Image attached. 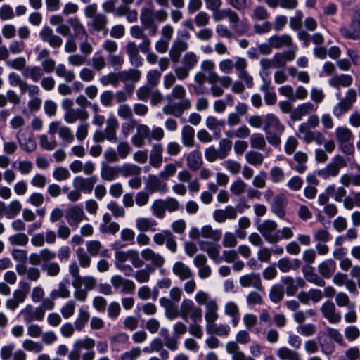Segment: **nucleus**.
<instances>
[{
  "mask_svg": "<svg viewBox=\"0 0 360 360\" xmlns=\"http://www.w3.org/2000/svg\"><path fill=\"white\" fill-rule=\"evenodd\" d=\"M245 160L248 163L253 166L261 165L263 162L264 157L262 153L255 150H250L245 153Z\"/></svg>",
  "mask_w": 360,
  "mask_h": 360,
  "instance_id": "62",
  "label": "nucleus"
},
{
  "mask_svg": "<svg viewBox=\"0 0 360 360\" xmlns=\"http://www.w3.org/2000/svg\"><path fill=\"white\" fill-rule=\"evenodd\" d=\"M195 130L190 125H185L181 131V141L186 147H193L194 146Z\"/></svg>",
  "mask_w": 360,
  "mask_h": 360,
  "instance_id": "53",
  "label": "nucleus"
},
{
  "mask_svg": "<svg viewBox=\"0 0 360 360\" xmlns=\"http://www.w3.org/2000/svg\"><path fill=\"white\" fill-rule=\"evenodd\" d=\"M323 316L328 320L330 323L336 324L341 321V314L336 311L335 304L331 301L325 302L320 308Z\"/></svg>",
  "mask_w": 360,
  "mask_h": 360,
  "instance_id": "14",
  "label": "nucleus"
},
{
  "mask_svg": "<svg viewBox=\"0 0 360 360\" xmlns=\"http://www.w3.org/2000/svg\"><path fill=\"white\" fill-rule=\"evenodd\" d=\"M76 255L79 262V264L82 268L86 269L91 266V255L87 252H86L84 248H78L76 250Z\"/></svg>",
  "mask_w": 360,
  "mask_h": 360,
  "instance_id": "64",
  "label": "nucleus"
},
{
  "mask_svg": "<svg viewBox=\"0 0 360 360\" xmlns=\"http://www.w3.org/2000/svg\"><path fill=\"white\" fill-rule=\"evenodd\" d=\"M25 132L20 129L16 134V139L21 148L27 152H32L37 148V144L32 136L25 137Z\"/></svg>",
  "mask_w": 360,
  "mask_h": 360,
  "instance_id": "40",
  "label": "nucleus"
},
{
  "mask_svg": "<svg viewBox=\"0 0 360 360\" xmlns=\"http://www.w3.org/2000/svg\"><path fill=\"white\" fill-rule=\"evenodd\" d=\"M129 60L131 65L140 67L143 64V58L139 53V48L134 41H128L125 46Z\"/></svg>",
  "mask_w": 360,
  "mask_h": 360,
  "instance_id": "26",
  "label": "nucleus"
},
{
  "mask_svg": "<svg viewBox=\"0 0 360 360\" xmlns=\"http://www.w3.org/2000/svg\"><path fill=\"white\" fill-rule=\"evenodd\" d=\"M172 272L181 281L192 278L193 276V273L190 267L180 261L176 262L174 264Z\"/></svg>",
  "mask_w": 360,
  "mask_h": 360,
  "instance_id": "35",
  "label": "nucleus"
},
{
  "mask_svg": "<svg viewBox=\"0 0 360 360\" xmlns=\"http://www.w3.org/2000/svg\"><path fill=\"white\" fill-rule=\"evenodd\" d=\"M317 108V105L310 102L303 103L292 110L290 115V120L294 122L300 121L303 117L315 112Z\"/></svg>",
  "mask_w": 360,
  "mask_h": 360,
  "instance_id": "17",
  "label": "nucleus"
},
{
  "mask_svg": "<svg viewBox=\"0 0 360 360\" xmlns=\"http://www.w3.org/2000/svg\"><path fill=\"white\" fill-rule=\"evenodd\" d=\"M239 283L243 288H253L258 291H263L264 288L260 275L251 272L240 277Z\"/></svg>",
  "mask_w": 360,
  "mask_h": 360,
  "instance_id": "16",
  "label": "nucleus"
},
{
  "mask_svg": "<svg viewBox=\"0 0 360 360\" xmlns=\"http://www.w3.org/2000/svg\"><path fill=\"white\" fill-rule=\"evenodd\" d=\"M153 16H154V13L150 8H144L141 11L140 19H141V23L146 28L153 27V33L152 34H155L157 32V27L153 25V22H154Z\"/></svg>",
  "mask_w": 360,
  "mask_h": 360,
  "instance_id": "44",
  "label": "nucleus"
},
{
  "mask_svg": "<svg viewBox=\"0 0 360 360\" xmlns=\"http://www.w3.org/2000/svg\"><path fill=\"white\" fill-rule=\"evenodd\" d=\"M141 255L142 260L143 259L151 262L150 266L153 267L154 269L156 268H161L165 263V257L150 248H145L142 250Z\"/></svg>",
  "mask_w": 360,
  "mask_h": 360,
  "instance_id": "18",
  "label": "nucleus"
},
{
  "mask_svg": "<svg viewBox=\"0 0 360 360\" xmlns=\"http://www.w3.org/2000/svg\"><path fill=\"white\" fill-rule=\"evenodd\" d=\"M300 265V261L298 259L291 261L286 257L279 259L277 264L279 270L283 273H288L290 270H297Z\"/></svg>",
  "mask_w": 360,
  "mask_h": 360,
  "instance_id": "47",
  "label": "nucleus"
},
{
  "mask_svg": "<svg viewBox=\"0 0 360 360\" xmlns=\"http://www.w3.org/2000/svg\"><path fill=\"white\" fill-rule=\"evenodd\" d=\"M236 70L238 72L240 82H244L248 88H252L254 85L253 78L247 71L248 63L246 59H238L236 64Z\"/></svg>",
  "mask_w": 360,
  "mask_h": 360,
  "instance_id": "24",
  "label": "nucleus"
},
{
  "mask_svg": "<svg viewBox=\"0 0 360 360\" xmlns=\"http://www.w3.org/2000/svg\"><path fill=\"white\" fill-rule=\"evenodd\" d=\"M153 242L157 245H162L165 244L166 248L172 253L177 251V243L176 238L172 232L169 230L165 229L156 233L153 236Z\"/></svg>",
  "mask_w": 360,
  "mask_h": 360,
  "instance_id": "9",
  "label": "nucleus"
},
{
  "mask_svg": "<svg viewBox=\"0 0 360 360\" xmlns=\"http://www.w3.org/2000/svg\"><path fill=\"white\" fill-rule=\"evenodd\" d=\"M168 103L162 109L165 115L180 117L192 107V101L186 97V90L181 84L175 85L166 96Z\"/></svg>",
  "mask_w": 360,
  "mask_h": 360,
  "instance_id": "2",
  "label": "nucleus"
},
{
  "mask_svg": "<svg viewBox=\"0 0 360 360\" xmlns=\"http://www.w3.org/2000/svg\"><path fill=\"white\" fill-rule=\"evenodd\" d=\"M188 44L182 39H177L174 41L169 51L171 60L176 63L179 60L181 53L188 49Z\"/></svg>",
  "mask_w": 360,
  "mask_h": 360,
  "instance_id": "30",
  "label": "nucleus"
},
{
  "mask_svg": "<svg viewBox=\"0 0 360 360\" xmlns=\"http://www.w3.org/2000/svg\"><path fill=\"white\" fill-rule=\"evenodd\" d=\"M335 136L340 150L346 155H352L354 153V146L352 143L354 135L352 131L346 127H338L335 129Z\"/></svg>",
  "mask_w": 360,
  "mask_h": 360,
  "instance_id": "4",
  "label": "nucleus"
},
{
  "mask_svg": "<svg viewBox=\"0 0 360 360\" xmlns=\"http://www.w3.org/2000/svg\"><path fill=\"white\" fill-rule=\"evenodd\" d=\"M206 330L209 334L214 333L219 336H226L230 332V327L227 324L217 326L213 323L210 325H206Z\"/></svg>",
  "mask_w": 360,
  "mask_h": 360,
  "instance_id": "57",
  "label": "nucleus"
},
{
  "mask_svg": "<svg viewBox=\"0 0 360 360\" xmlns=\"http://www.w3.org/2000/svg\"><path fill=\"white\" fill-rule=\"evenodd\" d=\"M20 315L22 316L26 324H30L34 321H41L44 319L43 311L41 308L38 307H34L32 304L26 305L25 307L20 311Z\"/></svg>",
  "mask_w": 360,
  "mask_h": 360,
  "instance_id": "12",
  "label": "nucleus"
},
{
  "mask_svg": "<svg viewBox=\"0 0 360 360\" xmlns=\"http://www.w3.org/2000/svg\"><path fill=\"white\" fill-rule=\"evenodd\" d=\"M347 165L346 160L344 157L337 155H335L332 161L326 165V166L318 171V175L323 179H327L330 177L337 176L342 168L346 167Z\"/></svg>",
  "mask_w": 360,
  "mask_h": 360,
  "instance_id": "6",
  "label": "nucleus"
},
{
  "mask_svg": "<svg viewBox=\"0 0 360 360\" xmlns=\"http://www.w3.org/2000/svg\"><path fill=\"white\" fill-rule=\"evenodd\" d=\"M120 167H112L103 164L101 169V178L105 181H111L120 174Z\"/></svg>",
  "mask_w": 360,
  "mask_h": 360,
  "instance_id": "50",
  "label": "nucleus"
},
{
  "mask_svg": "<svg viewBox=\"0 0 360 360\" xmlns=\"http://www.w3.org/2000/svg\"><path fill=\"white\" fill-rule=\"evenodd\" d=\"M238 59H245L242 57H235L234 61L230 58L224 59L219 63L220 70L224 74H231L233 72V68L236 70V63Z\"/></svg>",
  "mask_w": 360,
  "mask_h": 360,
  "instance_id": "61",
  "label": "nucleus"
},
{
  "mask_svg": "<svg viewBox=\"0 0 360 360\" xmlns=\"http://www.w3.org/2000/svg\"><path fill=\"white\" fill-rule=\"evenodd\" d=\"M39 34L43 41L48 43L53 48H59L63 44L62 38L55 34L52 28L49 26H44Z\"/></svg>",
  "mask_w": 360,
  "mask_h": 360,
  "instance_id": "19",
  "label": "nucleus"
},
{
  "mask_svg": "<svg viewBox=\"0 0 360 360\" xmlns=\"http://www.w3.org/2000/svg\"><path fill=\"white\" fill-rule=\"evenodd\" d=\"M120 167V174L124 177H134L141 174V168L134 164L125 163Z\"/></svg>",
  "mask_w": 360,
  "mask_h": 360,
  "instance_id": "54",
  "label": "nucleus"
},
{
  "mask_svg": "<svg viewBox=\"0 0 360 360\" xmlns=\"http://www.w3.org/2000/svg\"><path fill=\"white\" fill-rule=\"evenodd\" d=\"M87 252L92 257L100 255L101 257H109V250L102 243L96 240L86 243Z\"/></svg>",
  "mask_w": 360,
  "mask_h": 360,
  "instance_id": "37",
  "label": "nucleus"
},
{
  "mask_svg": "<svg viewBox=\"0 0 360 360\" xmlns=\"http://www.w3.org/2000/svg\"><path fill=\"white\" fill-rule=\"evenodd\" d=\"M195 300L199 304L205 306V319L207 325L214 323L219 318V305L215 299H212L204 291H198L195 295Z\"/></svg>",
  "mask_w": 360,
  "mask_h": 360,
  "instance_id": "3",
  "label": "nucleus"
},
{
  "mask_svg": "<svg viewBox=\"0 0 360 360\" xmlns=\"http://www.w3.org/2000/svg\"><path fill=\"white\" fill-rule=\"evenodd\" d=\"M146 186L151 193H166L168 191L167 184L163 182L160 175L150 174L146 181Z\"/></svg>",
  "mask_w": 360,
  "mask_h": 360,
  "instance_id": "29",
  "label": "nucleus"
},
{
  "mask_svg": "<svg viewBox=\"0 0 360 360\" xmlns=\"http://www.w3.org/2000/svg\"><path fill=\"white\" fill-rule=\"evenodd\" d=\"M158 222L152 218L139 217L136 219V227L141 232L155 231Z\"/></svg>",
  "mask_w": 360,
  "mask_h": 360,
  "instance_id": "42",
  "label": "nucleus"
},
{
  "mask_svg": "<svg viewBox=\"0 0 360 360\" xmlns=\"http://www.w3.org/2000/svg\"><path fill=\"white\" fill-rule=\"evenodd\" d=\"M65 219L70 226L77 227L78 225L86 219L82 206L75 205L68 209L65 214Z\"/></svg>",
  "mask_w": 360,
  "mask_h": 360,
  "instance_id": "15",
  "label": "nucleus"
},
{
  "mask_svg": "<svg viewBox=\"0 0 360 360\" xmlns=\"http://www.w3.org/2000/svg\"><path fill=\"white\" fill-rule=\"evenodd\" d=\"M264 122L263 131H269L271 127L274 128L276 132L279 134H282L285 131V126L281 123L278 117L274 114H267L264 117Z\"/></svg>",
  "mask_w": 360,
  "mask_h": 360,
  "instance_id": "33",
  "label": "nucleus"
},
{
  "mask_svg": "<svg viewBox=\"0 0 360 360\" xmlns=\"http://www.w3.org/2000/svg\"><path fill=\"white\" fill-rule=\"evenodd\" d=\"M287 199L284 194H278L274 197L271 205V211L278 218L283 219L286 214L285 207Z\"/></svg>",
  "mask_w": 360,
  "mask_h": 360,
  "instance_id": "23",
  "label": "nucleus"
},
{
  "mask_svg": "<svg viewBox=\"0 0 360 360\" xmlns=\"http://www.w3.org/2000/svg\"><path fill=\"white\" fill-rule=\"evenodd\" d=\"M284 293L283 286L281 284H275L269 290V299L273 303H279L283 299Z\"/></svg>",
  "mask_w": 360,
  "mask_h": 360,
  "instance_id": "55",
  "label": "nucleus"
},
{
  "mask_svg": "<svg viewBox=\"0 0 360 360\" xmlns=\"http://www.w3.org/2000/svg\"><path fill=\"white\" fill-rule=\"evenodd\" d=\"M277 227L278 225L276 221L271 219H266L257 226V230L268 243L274 244L281 240Z\"/></svg>",
  "mask_w": 360,
  "mask_h": 360,
  "instance_id": "8",
  "label": "nucleus"
},
{
  "mask_svg": "<svg viewBox=\"0 0 360 360\" xmlns=\"http://www.w3.org/2000/svg\"><path fill=\"white\" fill-rule=\"evenodd\" d=\"M25 77L30 79L34 82L40 81L44 75V72L39 66H27L22 71Z\"/></svg>",
  "mask_w": 360,
  "mask_h": 360,
  "instance_id": "49",
  "label": "nucleus"
},
{
  "mask_svg": "<svg viewBox=\"0 0 360 360\" xmlns=\"http://www.w3.org/2000/svg\"><path fill=\"white\" fill-rule=\"evenodd\" d=\"M110 283L115 290H120L124 294H132L136 289V285L132 280L125 278L121 275L112 276Z\"/></svg>",
  "mask_w": 360,
  "mask_h": 360,
  "instance_id": "10",
  "label": "nucleus"
},
{
  "mask_svg": "<svg viewBox=\"0 0 360 360\" xmlns=\"http://www.w3.org/2000/svg\"><path fill=\"white\" fill-rule=\"evenodd\" d=\"M150 129L144 124H137L136 132L131 138L132 144L136 148H141L145 145L146 139L150 138Z\"/></svg>",
  "mask_w": 360,
  "mask_h": 360,
  "instance_id": "21",
  "label": "nucleus"
},
{
  "mask_svg": "<svg viewBox=\"0 0 360 360\" xmlns=\"http://www.w3.org/2000/svg\"><path fill=\"white\" fill-rule=\"evenodd\" d=\"M165 200L162 199L155 200L150 207L152 214L158 219H163L165 216Z\"/></svg>",
  "mask_w": 360,
  "mask_h": 360,
  "instance_id": "58",
  "label": "nucleus"
},
{
  "mask_svg": "<svg viewBox=\"0 0 360 360\" xmlns=\"http://www.w3.org/2000/svg\"><path fill=\"white\" fill-rule=\"evenodd\" d=\"M352 77L347 74L336 75L328 80L331 87L339 89L340 87L347 88L352 84Z\"/></svg>",
  "mask_w": 360,
  "mask_h": 360,
  "instance_id": "38",
  "label": "nucleus"
},
{
  "mask_svg": "<svg viewBox=\"0 0 360 360\" xmlns=\"http://www.w3.org/2000/svg\"><path fill=\"white\" fill-rule=\"evenodd\" d=\"M68 22L74 32V37L80 39L89 38V35L85 30L84 26L77 18H70Z\"/></svg>",
  "mask_w": 360,
  "mask_h": 360,
  "instance_id": "41",
  "label": "nucleus"
},
{
  "mask_svg": "<svg viewBox=\"0 0 360 360\" xmlns=\"http://www.w3.org/2000/svg\"><path fill=\"white\" fill-rule=\"evenodd\" d=\"M89 117V113L86 109L83 108H74L69 112H65L64 120L68 124H74L77 120L83 121L86 120Z\"/></svg>",
  "mask_w": 360,
  "mask_h": 360,
  "instance_id": "31",
  "label": "nucleus"
},
{
  "mask_svg": "<svg viewBox=\"0 0 360 360\" xmlns=\"http://www.w3.org/2000/svg\"><path fill=\"white\" fill-rule=\"evenodd\" d=\"M188 167L192 171L200 169L203 164V160L200 151L194 150L190 152L186 157Z\"/></svg>",
  "mask_w": 360,
  "mask_h": 360,
  "instance_id": "39",
  "label": "nucleus"
},
{
  "mask_svg": "<svg viewBox=\"0 0 360 360\" xmlns=\"http://www.w3.org/2000/svg\"><path fill=\"white\" fill-rule=\"evenodd\" d=\"M97 181L96 176L87 178L77 176L73 179L72 186L74 188L79 189L82 193H91Z\"/></svg>",
  "mask_w": 360,
  "mask_h": 360,
  "instance_id": "13",
  "label": "nucleus"
},
{
  "mask_svg": "<svg viewBox=\"0 0 360 360\" xmlns=\"http://www.w3.org/2000/svg\"><path fill=\"white\" fill-rule=\"evenodd\" d=\"M317 270L323 278L328 279L336 271V262L332 259L323 260L318 264Z\"/></svg>",
  "mask_w": 360,
  "mask_h": 360,
  "instance_id": "34",
  "label": "nucleus"
},
{
  "mask_svg": "<svg viewBox=\"0 0 360 360\" xmlns=\"http://www.w3.org/2000/svg\"><path fill=\"white\" fill-rule=\"evenodd\" d=\"M163 146L161 143H154L150 152V165L154 168H159L163 162Z\"/></svg>",
  "mask_w": 360,
  "mask_h": 360,
  "instance_id": "32",
  "label": "nucleus"
},
{
  "mask_svg": "<svg viewBox=\"0 0 360 360\" xmlns=\"http://www.w3.org/2000/svg\"><path fill=\"white\" fill-rule=\"evenodd\" d=\"M297 46L284 52L277 53L273 56L276 68H284L288 61H292L295 58Z\"/></svg>",
  "mask_w": 360,
  "mask_h": 360,
  "instance_id": "28",
  "label": "nucleus"
},
{
  "mask_svg": "<svg viewBox=\"0 0 360 360\" xmlns=\"http://www.w3.org/2000/svg\"><path fill=\"white\" fill-rule=\"evenodd\" d=\"M276 354L281 360H302L298 352L287 347H279Z\"/></svg>",
  "mask_w": 360,
  "mask_h": 360,
  "instance_id": "45",
  "label": "nucleus"
},
{
  "mask_svg": "<svg viewBox=\"0 0 360 360\" xmlns=\"http://www.w3.org/2000/svg\"><path fill=\"white\" fill-rule=\"evenodd\" d=\"M70 296V291L64 282H60L58 284V288L53 290L50 292V297L52 299L63 298L67 299Z\"/></svg>",
  "mask_w": 360,
  "mask_h": 360,
  "instance_id": "59",
  "label": "nucleus"
},
{
  "mask_svg": "<svg viewBox=\"0 0 360 360\" xmlns=\"http://www.w3.org/2000/svg\"><path fill=\"white\" fill-rule=\"evenodd\" d=\"M268 42L273 46L274 49H281L283 47L294 48L292 38L288 34L281 35H273L269 38Z\"/></svg>",
  "mask_w": 360,
  "mask_h": 360,
  "instance_id": "27",
  "label": "nucleus"
},
{
  "mask_svg": "<svg viewBox=\"0 0 360 360\" xmlns=\"http://www.w3.org/2000/svg\"><path fill=\"white\" fill-rule=\"evenodd\" d=\"M96 345L99 354H105L108 350V344L106 341L96 342L94 339L88 336L77 339L68 354V360H94L96 353L93 348Z\"/></svg>",
  "mask_w": 360,
  "mask_h": 360,
  "instance_id": "1",
  "label": "nucleus"
},
{
  "mask_svg": "<svg viewBox=\"0 0 360 360\" xmlns=\"http://www.w3.org/2000/svg\"><path fill=\"white\" fill-rule=\"evenodd\" d=\"M317 340L319 343L321 350L324 354L330 355L334 352L335 345L332 342L327 340L325 332H319Z\"/></svg>",
  "mask_w": 360,
  "mask_h": 360,
  "instance_id": "48",
  "label": "nucleus"
},
{
  "mask_svg": "<svg viewBox=\"0 0 360 360\" xmlns=\"http://www.w3.org/2000/svg\"><path fill=\"white\" fill-rule=\"evenodd\" d=\"M55 71L56 75L63 78L66 82H71L75 79V72L72 70H68L64 64H58Z\"/></svg>",
  "mask_w": 360,
  "mask_h": 360,
  "instance_id": "60",
  "label": "nucleus"
},
{
  "mask_svg": "<svg viewBox=\"0 0 360 360\" xmlns=\"http://www.w3.org/2000/svg\"><path fill=\"white\" fill-rule=\"evenodd\" d=\"M238 211L236 207L229 205L225 209H218L213 212V219L218 223H224L226 220L236 219Z\"/></svg>",
  "mask_w": 360,
  "mask_h": 360,
  "instance_id": "22",
  "label": "nucleus"
},
{
  "mask_svg": "<svg viewBox=\"0 0 360 360\" xmlns=\"http://www.w3.org/2000/svg\"><path fill=\"white\" fill-rule=\"evenodd\" d=\"M119 128V122L114 115L109 116L105 121V128L103 131L107 141L116 143L117 141V130Z\"/></svg>",
  "mask_w": 360,
  "mask_h": 360,
  "instance_id": "25",
  "label": "nucleus"
},
{
  "mask_svg": "<svg viewBox=\"0 0 360 360\" xmlns=\"http://www.w3.org/2000/svg\"><path fill=\"white\" fill-rule=\"evenodd\" d=\"M120 82H127L131 81L137 82L141 79V72L138 69L131 68L127 70L118 72Z\"/></svg>",
  "mask_w": 360,
  "mask_h": 360,
  "instance_id": "43",
  "label": "nucleus"
},
{
  "mask_svg": "<svg viewBox=\"0 0 360 360\" xmlns=\"http://www.w3.org/2000/svg\"><path fill=\"white\" fill-rule=\"evenodd\" d=\"M199 247L200 250L206 252L212 259H216L219 255L220 246L219 244H213L208 241L202 240L199 242Z\"/></svg>",
  "mask_w": 360,
  "mask_h": 360,
  "instance_id": "52",
  "label": "nucleus"
},
{
  "mask_svg": "<svg viewBox=\"0 0 360 360\" xmlns=\"http://www.w3.org/2000/svg\"><path fill=\"white\" fill-rule=\"evenodd\" d=\"M221 231L220 229H213L210 225L204 226L200 229V236L205 238L211 240L212 242H218L221 238Z\"/></svg>",
  "mask_w": 360,
  "mask_h": 360,
  "instance_id": "46",
  "label": "nucleus"
},
{
  "mask_svg": "<svg viewBox=\"0 0 360 360\" xmlns=\"http://www.w3.org/2000/svg\"><path fill=\"white\" fill-rule=\"evenodd\" d=\"M108 22L107 16L103 13H99L91 19V21L88 23V26L89 30L96 32H101L103 36H105L108 32Z\"/></svg>",
  "mask_w": 360,
  "mask_h": 360,
  "instance_id": "20",
  "label": "nucleus"
},
{
  "mask_svg": "<svg viewBox=\"0 0 360 360\" xmlns=\"http://www.w3.org/2000/svg\"><path fill=\"white\" fill-rule=\"evenodd\" d=\"M130 261L134 268H141L144 262L139 257V252L134 249L127 251L118 250L115 253V266L124 264L127 261Z\"/></svg>",
  "mask_w": 360,
  "mask_h": 360,
  "instance_id": "7",
  "label": "nucleus"
},
{
  "mask_svg": "<svg viewBox=\"0 0 360 360\" xmlns=\"http://www.w3.org/2000/svg\"><path fill=\"white\" fill-rule=\"evenodd\" d=\"M250 146L254 149L264 150L266 146L265 137L260 133H255L250 138Z\"/></svg>",
  "mask_w": 360,
  "mask_h": 360,
  "instance_id": "63",
  "label": "nucleus"
},
{
  "mask_svg": "<svg viewBox=\"0 0 360 360\" xmlns=\"http://www.w3.org/2000/svg\"><path fill=\"white\" fill-rule=\"evenodd\" d=\"M357 99V93L355 89H349L344 98H341L339 102L333 108L332 112L336 117H340L349 110Z\"/></svg>",
  "mask_w": 360,
  "mask_h": 360,
  "instance_id": "5",
  "label": "nucleus"
},
{
  "mask_svg": "<svg viewBox=\"0 0 360 360\" xmlns=\"http://www.w3.org/2000/svg\"><path fill=\"white\" fill-rule=\"evenodd\" d=\"M90 318V314L88 311L84 309L80 308L77 319L74 322L75 328L78 331H82Z\"/></svg>",
  "mask_w": 360,
  "mask_h": 360,
  "instance_id": "56",
  "label": "nucleus"
},
{
  "mask_svg": "<svg viewBox=\"0 0 360 360\" xmlns=\"http://www.w3.org/2000/svg\"><path fill=\"white\" fill-rule=\"evenodd\" d=\"M153 271V267L150 266V264H146L145 268L136 271L133 276L138 283H146L150 281V275Z\"/></svg>",
  "mask_w": 360,
  "mask_h": 360,
  "instance_id": "51",
  "label": "nucleus"
},
{
  "mask_svg": "<svg viewBox=\"0 0 360 360\" xmlns=\"http://www.w3.org/2000/svg\"><path fill=\"white\" fill-rule=\"evenodd\" d=\"M298 131L303 135L302 139L307 143L315 142L317 145L321 146L324 143V135L319 131L310 130L305 124H301L299 126Z\"/></svg>",
  "mask_w": 360,
  "mask_h": 360,
  "instance_id": "11",
  "label": "nucleus"
},
{
  "mask_svg": "<svg viewBox=\"0 0 360 360\" xmlns=\"http://www.w3.org/2000/svg\"><path fill=\"white\" fill-rule=\"evenodd\" d=\"M226 351L231 355V360H255L252 356H246L240 349L238 345L233 342H228L226 345Z\"/></svg>",
  "mask_w": 360,
  "mask_h": 360,
  "instance_id": "36",
  "label": "nucleus"
}]
</instances>
